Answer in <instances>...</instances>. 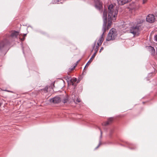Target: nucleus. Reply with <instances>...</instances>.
Returning a JSON list of instances; mask_svg holds the SVG:
<instances>
[{
	"instance_id": "23",
	"label": "nucleus",
	"mask_w": 157,
	"mask_h": 157,
	"mask_svg": "<svg viewBox=\"0 0 157 157\" xmlns=\"http://www.w3.org/2000/svg\"><path fill=\"white\" fill-rule=\"evenodd\" d=\"M20 39V38H19ZM20 40L22 41H24V40H25V37H23L22 38H20Z\"/></svg>"
},
{
	"instance_id": "19",
	"label": "nucleus",
	"mask_w": 157,
	"mask_h": 157,
	"mask_svg": "<svg viewBox=\"0 0 157 157\" xmlns=\"http://www.w3.org/2000/svg\"><path fill=\"white\" fill-rule=\"evenodd\" d=\"M96 41H95L94 43L93 46V49H94V47H95V45H96Z\"/></svg>"
},
{
	"instance_id": "29",
	"label": "nucleus",
	"mask_w": 157,
	"mask_h": 157,
	"mask_svg": "<svg viewBox=\"0 0 157 157\" xmlns=\"http://www.w3.org/2000/svg\"><path fill=\"white\" fill-rule=\"evenodd\" d=\"M152 74V73H149V74H148V76H151V75Z\"/></svg>"
},
{
	"instance_id": "13",
	"label": "nucleus",
	"mask_w": 157,
	"mask_h": 157,
	"mask_svg": "<svg viewBox=\"0 0 157 157\" xmlns=\"http://www.w3.org/2000/svg\"><path fill=\"white\" fill-rule=\"evenodd\" d=\"M69 97L68 96L66 95L64 98L62 100V101L64 103L67 102L68 100Z\"/></svg>"
},
{
	"instance_id": "15",
	"label": "nucleus",
	"mask_w": 157,
	"mask_h": 157,
	"mask_svg": "<svg viewBox=\"0 0 157 157\" xmlns=\"http://www.w3.org/2000/svg\"><path fill=\"white\" fill-rule=\"evenodd\" d=\"M77 79L76 78H72L71 79V82H75L77 81Z\"/></svg>"
},
{
	"instance_id": "3",
	"label": "nucleus",
	"mask_w": 157,
	"mask_h": 157,
	"mask_svg": "<svg viewBox=\"0 0 157 157\" xmlns=\"http://www.w3.org/2000/svg\"><path fill=\"white\" fill-rule=\"evenodd\" d=\"M117 36V32L116 30L114 29H111L106 39L107 41L114 40Z\"/></svg>"
},
{
	"instance_id": "4",
	"label": "nucleus",
	"mask_w": 157,
	"mask_h": 157,
	"mask_svg": "<svg viewBox=\"0 0 157 157\" xmlns=\"http://www.w3.org/2000/svg\"><path fill=\"white\" fill-rule=\"evenodd\" d=\"M9 42L7 39H5L0 43V51H4L9 44Z\"/></svg>"
},
{
	"instance_id": "27",
	"label": "nucleus",
	"mask_w": 157,
	"mask_h": 157,
	"mask_svg": "<svg viewBox=\"0 0 157 157\" xmlns=\"http://www.w3.org/2000/svg\"><path fill=\"white\" fill-rule=\"evenodd\" d=\"M102 131L101 130V136H100L101 138L102 137Z\"/></svg>"
},
{
	"instance_id": "18",
	"label": "nucleus",
	"mask_w": 157,
	"mask_h": 157,
	"mask_svg": "<svg viewBox=\"0 0 157 157\" xmlns=\"http://www.w3.org/2000/svg\"><path fill=\"white\" fill-rule=\"evenodd\" d=\"M48 87H46L44 89H43V90L45 91H46V92H48Z\"/></svg>"
},
{
	"instance_id": "16",
	"label": "nucleus",
	"mask_w": 157,
	"mask_h": 157,
	"mask_svg": "<svg viewBox=\"0 0 157 157\" xmlns=\"http://www.w3.org/2000/svg\"><path fill=\"white\" fill-rule=\"evenodd\" d=\"M81 101V100L80 98H77L75 101H74V102L76 103V102H80Z\"/></svg>"
},
{
	"instance_id": "26",
	"label": "nucleus",
	"mask_w": 157,
	"mask_h": 157,
	"mask_svg": "<svg viewBox=\"0 0 157 157\" xmlns=\"http://www.w3.org/2000/svg\"><path fill=\"white\" fill-rule=\"evenodd\" d=\"M103 47H101V49H100V50L99 52H101V51L103 50Z\"/></svg>"
},
{
	"instance_id": "30",
	"label": "nucleus",
	"mask_w": 157,
	"mask_h": 157,
	"mask_svg": "<svg viewBox=\"0 0 157 157\" xmlns=\"http://www.w3.org/2000/svg\"><path fill=\"white\" fill-rule=\"evenodd\" d=\"M79 81H80V80H78L77 81V83H78Z\"/></svg>"
},
{
	"instance_id": "9",
	"label": "nucleus",
	"mask_w": 157,
	"mask_h": 157,
	"mask_svg": "<svg viewBox=\"0 0 157 157\" xmlns=\"http://www.w3.org/2000/svg\"><path fill=\"white\" fill-rule=\"evenodd\" d=\"M148 50L151 53V55L153 56H154L155 53V49L154 48L150 46L148 47Z\"/></svg>"
},
{
	"instance_id": "20",
	"label": "nucleus",
	"mask_w": 157,
	"mask_h": 157,
	"mask_svg": "<svg viewBox=\"0 0 157 157\" xmlns=\"http://www.w3.org/2000/svg\"><path fill=\"white\" fill-rule=\"evenodd\" d=\"M154 39L155 41H157V34L154 36Z\"/></svg>"
},
{
	"instance_id": "21",
	"label": "nucleus",
	"mask_w": 157,
	"mask_h": 157,
	"mask_svg": "<svg viewBox=\"0 0 157 157\" xmlns=\"http://www.w3.org/2000/svg\"><path fill=\"white\" fill-rule=\"evenodd\" d=\"M76 66V65L75 66H74L73 68H70V70L72 71L73 70H74V68H75V67Z\"/></svg>"
},
{
	"instance_id": "28",
	"label": "nucleus",
	"mask_w": 157,
	"mask_h": 157,
	"mask_svg": "<svg viewBox=\"0 0 157 157\" xmlns=\"http://www.w3.org/2000/svg\"><path fill=\"white\" fill-rule=\"evenodd\" d=\"M26 34H24L23 35V37H25L26 36Z\"/></svg>"
},
{
	"instance_id": "2",
	"label": "nucleus",
	"mask_w": 157,
	"mask_h": 157,
	"mask_svg": "<svg viewBox=\"0 0 157 157\" xmlns=\"http://www.w3.org/2000/svg\"><path fill=\"white\" fill-rule=\"evenodd\" d=\"M143 21H140V22L137 23L135 26H133L130 28L129 29L130 33L132 34L134 36L139 35L140 32L143 29Z\"/></svg>"
},
{
	"instance_id": "14",
	"label": "nucleus",
	"mask_w": 157,
	"mask_h": 157,
	"mask_svg": "<svg viewBox=\"0 0 157 157\" xmlns=\"http://www.w3.org/2000/svg\"><path fill=\"white\" fill-rule=\"evenodd\" d=\"M100 45V44H99V43H97V45L96 46V48L94 49V51H95V52L94 53H95V54H96L97 52L98 51V48L99 47V46H100V45Z\"/></svg>"
},
{
	"instance_id": "22",
	"label": "nucleus",
	"mask_w": 157,
	"mask_h": 157,
	"mask_svg": "<svg viewBox=\"0 0 157 157\" xmlns=\"http://www.w3.org/2000/svg\"><path fill=\"white\" fill-rule=\"evenodd\" d=\"M101 141L100 140L99 141V144L98 145V146L97 147H96V148H95L96 149H97L99 147V146H100V145H101Z\"/></svg>"
},
{
	"instance_id": "11",
	"label": "nucleus",
	"mask_w": 157,
	"mask_h": 157,
	"mask_svg": "<svg viewBox=\"0 0 157 157\" xmlns=\"http://www.w3.org/2000/svg\"><path fill=\"white\" fill-rule=\"evenodd\" d=\"M96 55V54H95V53H94L93 54V55L92 56H91V58L90 59V60L88 61V62H87V63L86 64L84 68H85L86 66H88V65H89V64H88V63H91V62L92 61V60L95 57ZM84 69L85 68H84Z\"/></svg>"
},
{
	"instance_id": "8",
	"label": "nucleus",
	"mask_w": 157,
	"mask_h": 157,
	"mask_svg": "<svg viewBox=\"0 0 157 157\" xmlns=\"http://www.w3.org/2000/svg\"><path fill=\"white\" fill-rule=\"evenodd\" d=\"M122 27L124 29H126L128 28H130L131 27L130 25V23L127 22V23L124 22L123 24L122 25Z\"/></svg>"
},
{
	"instance_id": "12",
	"label": "nucleus",
	"mask_w": 157,
	"mask_h": 157,
	"mask_svg": "<svg viewBox=\"0 0 157 157\" xmlns=\"http://www.w3.org/2000/svg\"><path fill=\"white\" fill-rule=\"evenodd\" d=\"M113 120V118H110L108 119V121H107L105 122L103 124L104 125L106 126L108 125L109 123L111 122Z\"/></svg>"
},
{
	"instance_id": "7",
	"label": "nucleus",
	"mask_w": 157,
	"mask_h": 157,
	"mask_svg": "<svg viewBox=\"0 0 157 157\" xmlns=\"http://www.w3.org/2000/svg\"><path fill=\"white\" fill-rule=\"evenodd\" d=\"M131 0H117V3L119 5H123Z\"/></svg>"
},
{
	"instance_id": "32",
	"label": "nucleus",
	"mask_w": 157,
	"mask_h": 157,
	"mask_svg": "<svg viewBox=\"0 0 157 157\" xmlns=\"http://www.w3.org/2000/svg\"><path fill=\"white\" fill-rule=\"evenodd\" d=\"M23 53H24V51L23 49Z\"/></svg>"
},
{
	"instance_id": "10",
	"label": "nucleus",
	"mask_w": 157,
	"mask_h": 157,
	"mask_svg": "<svg viewBox=\"0 0 157 157\" xmlns=\"http://www.w3.org/2000/svg\"><path fill=\"white\" fill-rule=\"evenodd\" d=\"M18 35V32L14 31L11 33L10 36L12 37L17 38Z\"/></svg>"
},
{
	"instance_id": "24",
	"label": "nucleus",
	"mask_w": 157,
	"mask_h": 157,
	"mask_svg": "<svg viewBox=\"0 0 157 157\" xmlns=\"http://www.w3.org/2000/svg\"><path fill=\"white\" fill-rule=\"evenodd\" d=\"M147 0H143V3L144 4L147 2Z\"/></svg>"
},
{
	"instance_id": "5",
	"label": "nucleus",
	"mask_w": 157,
	"mask_h": 157,
	"mask_svg": "<svg viewBox=\"0 0 157 157\" xmlns=\"http://www.w3.org/2000/svg\"><path fill=\"white\" fill-rule=\"evenodd\" d=\"M155 20V17L152 14H148L146 17L147 21L150 23L154 22Z\"/></svg>"
},
{
	"instance_id": "17",
	"label": "nucleus",
	"mask_w": 157,
	"mask_h": 157,
	"mask_svg": "<svg viewBox=\"0 0 157 157\" xmlns=\"http://www.w3.org/2000/svg\"><path fill=\"white\" fill-rule=\"evenodd\" d=\"M71 85L73 86H76L77 84L76 83H75V82H71Z\"/></svg>"
},
{
	"instance_id": "31",
	"label": "nucleus",
	"mask_w": 157,
	"mask_h": 157,
	"mask_svg": "<svg viewBox=\"0 0 157 157\" xmlns=\"http://www.w3.org/2000/svg\"><path fill=\"white\" fill-rule=\"evenodd\" d=\"M78 61H77V63H78Z\"/></svg>"
},
{
	"instance_id": "25",
	"label": "nucleus",
	"mask_w": 157,
	"mask_h": 157,
	"mask_svg": "<svg viewBox=\"0 0 157 157\" xmlns=\"http://www.w3.org/2000/svg\"><path fill=\"white\" fill-rule=\"evenodd\" d=\"M4 90L5 91H7V92H11V93H13L12 91H9V90Z\"/></svg>"
},
{
	"instance_id": "1",
	"label": "nucleus",
	"mask_w": 157,
	"mask_h": 157,
	"mask_svg": "<svg viewBox=\"0 0 157 157\" xmlns=\"http://www.w3.org/2000/svg\"><path fill=\"white\" fill-rule=\"evenodd\" d=\"M108 9V24L107 28V11L106 10H105L103 13V24L102 28L103 33L97 43H99V44L101 45L103 42V35L104 33L105 32L106 30H108L110 28L111 25L112 23V21H114L116 20V17L118 13V10L116 7L115 6H114L112 4L109 5Z\"/></svg>"
},
{
	"instance_id": "6",
	"label": "nucleus",
	"mask_w": 157,
	"mask_h": 157,
	"mask_svg": "<svg viewBox=\"0 0 157 157\" xmlns=\"http://www.w3.org/2000/svg\"><path fill=\"white\" fill-rule=\"evenodd\" d=\"M50 101L54 103H58L61 101V99L59 97H56L50 99Z\"/></svg>"
}]
</instances>
